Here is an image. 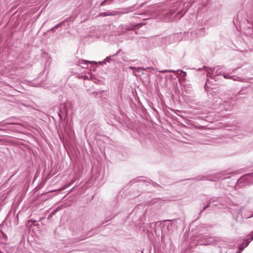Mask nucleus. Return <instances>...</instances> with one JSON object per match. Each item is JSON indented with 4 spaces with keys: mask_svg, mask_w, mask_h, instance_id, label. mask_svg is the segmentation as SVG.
I'll list each match as a JSON object with an SVG mask.
<instances>
[{
    "mask_svg": "<svg viewBox=\"0 0 253 253\" xmlns=\"http://www.w3.org/2000/svg\"><path fill=\"white\" fill-rule=\"evenodd\" d=\"M253 240V231L252 232V238H251V240Z\"/></svg>",
    "mask_w": 253,
    "mask_h": 253,
    "instance_id": "nucleus-24",
    "label": "nucleus"
},
{
    "mask_svg": "<svg viewBox=\"0 0 253 253\" xmlns=\"http://www.w3.org/2000/svg\"><path fill=\"white\" fill-rule=\"evenodd\" d=\"M215 200L214 199H211L210 201H209V203H208L206 207H205L201 211V212H203L204 210H205L206 209H207L208 208H209L210 206V203L211 202H215Z\"/></svg>",
    "mask_w": 253,
    "mask_h": 253,
    "instance_id": "nucleus-12",
    "label": "nucleus"
},
{
    "mask_svg": "<svg viewBox=\"0 0 253 253\" xmlns=\"http://www.w3.org/2000/svg\"><path fill=\"white\" fill-rule=\"evenodd\" d=\"M177 72H180L181 73H182L183 74V77H185L186 76V75H187V73L186 72H184L182 70H178L177 71Z\"/></svg>",
    "mask_w": 253,
    "mask_h": 253,
    "instance_id": "nucleus-16",
    "label": "nucleus"
},
{
    "mask_svg": "<svg viewBox=\"0 0 253 253\" xmlns=\"http://www.w3.org/2000/svg\"><path fill=\"white\" fill-rule=\"evenodd\" d=\"M169 221V220H163V222H168Z\"/></svg>",
    "mask_w": 253,
    "mask_h": 253,
    "instance_id": "nucleus-25",
    "label": "nucleus"
},
{
    "mask_svg": "<svg viewBox=\"0 0 253 253\" xmlns=\"http://www.w3.org/2000/svg\"><path fill=\"white\" fill-rule=\"evenodd\" d=\"M151 68H150V67H147L146 68H144L143 67H139L137 68V70L138 72H139L140 70H146V69H151Z\"/></svg>",
    "mask_w": 253,
    "mask_h": 253,
    "instance_id": "nucleus-15",
    "label": "nucleus"
},
{
    "mask_svg": "<svg viewBox=\"0 0 253 253\" xmlns=\"http://www.w3.org/2000/svg\"><path fill=\"white\" fill-rule=\"evenodd\" d=\"M176 220H177L176 219H174V220H172V221H175V222Z\"/></svg>",
    "mask_w": 253,
    "mask_h": 253,
    "instance_id": "nucleus-27",
    "label": "nucleus"
},
{
    "mask_svg": "<svg viewBox=\"0 0 253 253\" xmlns=\"http://www.w3.org/2000/svg\"><path fill=\"white\" fill-rule=\"evenodd\" d=\"M88 64H97L95 61H89L88 60H80L78 62V65L81 66L82 68H87Z\"/></svg>",
    "mask_w": 253,
    "mask_h": 253,
    "instance_id": "nucleus-3",
    "label": "nucleus"
},
{
    "mask_svg": "<svg viewBox=\"0 0 253 253\" xmlns=\"http://www.w3.org/2000/svg\"><path fill=\"white\" fill-rule=\"evenodd\" d=\"M219 104H221L222 105L224 106V108L225 111H228L231 109V107L230 105V104L228 102V101H224V103H219Z\"/></svg>",
    "mask_w": 253,
    "mask_h": 253,
    "instance_id": "nucleus-7",
    "label": "nucleus"
},
{
    "mask_svg": "<svg viewBox=\"0 0 253 253\" xmlns=\"http://www.w3.org/2000/svg\"><path fill=\"white\" fill-rule=\"evenodd\" d=\"M223 77L225 79H232V80H233L234 81H241V79L240 77H236V78H235L233 76H230V75H227V74L223 75Z\"/></svg>",
    "mask_w": 253,
    "mask_h": 253,
    "instance_id": "nucleus-8",
    "label": "nucleus"
},
{
    "mask_svg": "<svg viewBox=\"0 0 253 253\" xmlns=\"http://www.w3.org/2000/svg\"><path fill=\"white\" fill-rule=\"evenodd\" d=\"M129 68H130V69H132V70H134V69H136V68H135V67H132V66H130V67H129Z\"/></svg>",
    "mask_w": 253,
    "mask_h": 253,
    "instance_id": "nucleus-21",
    "label": "nucleus"
},
{
    "mask_svg": "<svg viewBox=\"0 0 253 253\" xmlns=\"http://www.w3.org/2000/svg\"><path fill=\"white\" fill-rule=\"evenodd\" d=\"M0 126H2V125H1V123H0Z\"/></svg>",
    "mask_w": 253,
    "mask_h": 253,
    "instance_id": "nucleus-28",
    "label": "nucleus"
},
{
    "mask_svg": "<svg viewBox=\"0 0 253 253\" xmlns=\"http://www.w3.org/2000/svg\"><path fill=\"white\" fill-rule=\"evenodd\" d=\"M225 175V174H223L222 173H214L212 175L200 176L197 178V179L199 180H209L211 181H216L218 180L219 179H225V178L223 177V176Z\"/></svg>",
    "mask_w": 253,
    "mask_h": 253,
    "instance_id": "nucleus-1",
    "label": "nucleus"
},
{
    "mask_svg": "<svg viewBox=\"0 0 253 253\" xmlns=\"http://www.w3.org/2000/svg\"><path fill=\"white\" fill-rule=\"evenodd\" d=\"M117 13H116V11H107V12H104L100 13L98 16H114L117 15Z\"/></svg>",
    "mask_w": 253,
    "mask_h": 253,
    "instance_id": "nucleus-4",
    "label": "nucleus"
},
{
    "mask_svg": "<svg viewBox=\"0 0 253 253\" xmlns=\"http://www.w3.org/2000/svg\"><path fill=\"white\" fill-rule=\"evenodd\" d=\"M120 50H118L116 53H115L112 55L107 57L103 61V62L104 63V64H106V63H109L112 60V57H115V56H116L120 52Z\"/></svg>",
    "mask_w": 253,
    "mask_h": 253,
    "instance_id": "nucleus-5",
    "label": "nucleus"
},
{
    "mask_svg": "<svg viewBox=\"0 0 253 253\" xmlns=\"http://www.w3.org/2000/svg\"><path fill=\"white\" fill-rule=\"evenodd\" d=\"M91 80H92L94 82H95V83H97V82H96V80H96V79H94V78H91Z\"/></svg>",
    "mask_w": 253,
    "mask_h": 253,
    "instance_id": "nucleus-23",
    "label": "nucleus"
},
{
    "mask_svg": "<svg viewBox=\"0 0 253 253\" xmlns=\"http://www.w3.org/2000/svg\"><path fill=\"white\" fill-rule=\"evenodd\" d=\"M65 22H66V20L61 22L60 23L57 24L56 25H55L53 28H51L48 31H53L56 29H57L58 28H59V27H60L62 25H63L64 24V23H65Z\"/></svg>",
    "mask_w": 253,
    "mask_h": 253,
    "instance_id": "nucleus-9",
    "label": "nucleus"
},
{
    "mask_svg": "<svg viewBox=\"0 0 253 253\" xmlns=\"http://www.w3.org/2000/svg\"><path fill=\"white\" fill-rule=\"evenodd\" d=\"M244 245H245L244 243H243L242 244H241L240 245V246L239 247L238 250H237V251L236 252V253H241L242 251L244 250V249L245 248Z\"/></svg>",
    "mask_w": 253,
    "mask_h": 253,
    "instance_id": "nucleus-11",
    "label": "nucleus"
},
{
    "mask_svg": "<svg viewBox=\"0 0 253 253\" xmlns=\"http://www.w3.org/2000/svg\"><path fill=\"white\" fill-rule=\"evenodd\" d=\"M143 25V23H139V24H137L135 25L134 26L135 27H137V26H138L139 25L142 26Z\"/></svg>",
    "mask_w": 253,
    "mask_h": 253,
    "instance_id": "nucleus-19",
    "label": "nucleus"
},
{
    "mask_svg": "<svg viewBox=\"0 0 253 253\" xmlns=\"http://www.w3.org/2000/svg\"><path fill=\"white\" fill-rule=\"evenodd\" d=\"M168 72L169 73H175V72H176V71L174 70H169Z\"/></svg>",
    "mask_w": 253,
    "mask_h": 253,
    "instance_id": "nucleus-18",
    "label": "nucleus"
},
{
    "mask_svg": "<svg viewBox=\"0 0 253 253\" xmlns=\"http://www.w3.org/2000/svg\"><path fill=\"white\" fill-rule=\"evenodd\" d=\"M198 71H200V70H201V68H199V69H198Z\"/></svg>",
    "mask_w": 253,
    "mask_h": 253,
    "instance_id": "nucleus-26",
    "label": "nucleus"
},
{
    "mask_svg": "<svg viewBox=\"0 0 253 253\" xmlns=\"http://www.w3.org/2000/svg\"><path fill=\"white\" fill-rule=\"evenodd\" d=\"M145 180L144 179H140V177L136 178L134 179H132L130 182L131 183H135V182H138L140 181H144Z\"/></svg>",
    "mask_w": 253,
    "mask_h": 253,
    "instance_id": "nucleus-13",
    "label": "nucleus"
},
{
    "mask_svg": "<svg viewBox=\"0 0 253 253\" xmlns=\"http://www.w3.org/2000/svg\"><path fill=\"white\" fill-rule=\"evenodd\" d=\"M98 63L100 65H103V64H105L103 62V61H102V62H99Z\"/></svg>",
    "mask_w": 253,
    "mask_h": 253,
    "instance_id": "nucleus-22",
    "label": "nucleus"
},
{
    "mask_svg": "<svg viewBox=\"0 0 253 253\" xmlns=\"http://www.w3.org/2000/svg\"><path fill=\"white\" fill-rule=\"evenodd\" d=\"M160 72H161V73H169V72H168V70H163V71H160Z\"/></svg>",
    "mask_w": 253,
    "mask_h": 253,
    "instance_id": "nucleus-20",
    "label": "nucleus"
},
{
    "mask_svg": "<svg viewBox=\"0 0 253 253\" xmlns=\"http://www.w3.org/2000/svg\"><path fill=\"white\" fill-rule=\"evenodd\" d=\"M219 66H217V69H218L219 68ZM203 68H206L207 69L206 71L207 72V77H209L213 79H215L214 77L215 76L220 75V72H218L217 70H216V71L215 73V75L213 76V72H214V70L215 69V68H211L207 67L206 66H204L203 67Z\"/></svg>",
    "mask_w": 253,
    "mask_h": 253,
    "instance_id": "nucleus-2",
    "label": "nucleus"
},
{
    "mask_svg": "<svg viewBox=\"0 0 253 253\" xmlns=\"http://www.w3.org/2000/svg\"><path fill=\"white\" fill-rule=\"evenodd\" d=\"M131 11L128 8H126L123 9L122 11H117L116 13H117V15L124 14L128 13Z\"/></svg>",
    "mask_w": 253,
    "mask_h": 253,
    "instance_id": "nucleus-10",
    "label": "nucleus"
},
{
    "mask_svg": "<svg viewBox=\"0 0 253 253\" xmlns=\"http://www.w3.org/2000/svg\"><path fill=\"white\" fill-rule=\"evenodd\" d=\"M63 209V207L62 206H60V207H57L56 209H55L54 210H53L50 213V214L48 215L47 218L49 219H50V218H51L52 217V216L53 215H54L57 212H58V211H59L60 210H61V209Z\"/></svg>",
    "mask_w": 253,
    "mask_h": 253,
    "instance_id": "nucleus-6",
    "label": "nucleus"
},
{
    "mask_svg": "<svg viewBox=\"0 0 253 253\" xmlns=\"http://www.w3.org/2000/svg\"><path fill=\"white\" fill-rule=\"evenodd\" d=\"M107 1H108V0H104V1H102L100 3V5L103 6L104 5H105Z\"/></svg>",
    "mask_w": 253,
    "mask_h": 253,
    "instance_id": "nucleus-17",
    "label": "nucleus"
},
{
    "mask_svg": "<svg viewBox=\"0 0 253 253\" xmlns=\"http://www.w3.org/2000/svg\"><path fill=\"white\" fill-rule=\"evenodd\" d=\"M251 238H252V233H251V238H248L244 243H245V247L248 246V245H249V244L250 243V242L252 241L251 240Z\"/></svg>",
    "mask_w": 253,
    "mask_h": 253,
    "instance_id": "nucleus-14",
    "label": "nucleus"
}]
</instances>
